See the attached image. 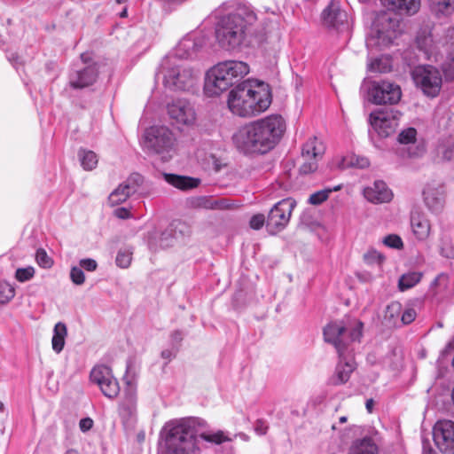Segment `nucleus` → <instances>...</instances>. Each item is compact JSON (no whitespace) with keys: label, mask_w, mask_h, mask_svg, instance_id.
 I'll use <instances>...</instances> for the list:
<instances>
[{"label":"nucleus","mask_w":454,"mask_h":454,"mask_svg":"<svg viewBox=\"0 0 454 454\" xmlns=\"http://www.w3.org/2000/svg\"><path fill=\"white\" fill-rule=\"evenodd\" d=\"M175 136L166 126H153L144 135V148L152 153H168L174 146Z\"/></svg>","instance_id":"9d476101"},{"label":"nucleus","mask_w":454,"mask_h":454,"mask_svg":"<svg viewBox=\"0 0 454 454\" xmlns=\"http://www.w3.org/2000/svg\"><path fill=\"white\" fill-rule=\"evenodd\" d=\"M441 254L449 258H454V249H451L449 253H445L444 249L442 248Z\"/></svg>","instance_id":"0e129e2a"},{"label":"nucleus","mask_w":454,"mask_h":454,"mask_svg":"<svg viewBox=\"0 0 454 454\" xmlns=\"http://www.w3.org/2000/svg\"><path fill=\"white\" fill-rule=\"evenodd\" d=\"M181 223L173 222L168 228L160 233L153 231L149 234L148 245L151 249L157 250L158 248H167L173 245L175 239V231Z\"/></svg>","instance_id":"5701e85b"},{"label":"nucleus","mask_w":454,"mask_h":454,"mask_svg":"<svg viewBox=\"0 0 454 454\" xmlns=\"http://www.w3.org/2000/svg\"><path fill=\"white\" fill-rule=\"evenodd\" d=\"M35 259L37 263L43 268H51L52 265V260L48 256L45 250L42 248L36 251Z\"/></svg>","instance_id":"3c124183"},{"label":"nucleus","mask_w":454,"mask_h":454,"mask_svg":"<svg viewBox=\"0 0 454 454\" xmlns=\"http://www.w3.org/2000/svg\"><path fill=\"white\" fill-rule=\"evenodd\" d=\"M114 215L120 219H128L130 217V212L125 207H118L114 212Z\"/></svg>","instance_id":"052dcab7"},{"label":"nucleus","mask_w":454,"mask_h":454,"mask_svg":"<svg viewBox=\"0 0 454 454\" xmlns=\"http://www.w3.org/2000/svg\"><path fill=\"white\" fill-rule=\"evenodd\" d=\"M437 154L443 160H454V139L441 143L437 147Z\"/></svg>","instance_id":"58836bf2"},{"label":"nucleus","mask_w":454,"mask_h":454,"mask_svg":"<svg viewBox=\"0 0 454 454\" xmlns=\"http://www.w3.org/2000/svg\"><path fill=\"white\" fill-rule=\"evenodd\" d=\"M256 20L255 12L247 5H239L233 12L221 17L215 28L219 47L228 51L240 50Z\"/></svg>","instance_id":"7ed1b4c3"},{"label":"nucleus","mask_w":454,"mask_h":454,"mask_svg":"<svg viewBox=\"0 0 454 454\" xmlns=\"http://www.w3.org/2000/svg\"><path fill=\"white\" fill-rule=\"evenodd\" d=\"M424 201L433 213L438 214L444 207L445 190L442 185H427L424 190Z\"/></svg>","instance_id":"4be33fe9"},{"label":"nucleus","mask_w":454,"mask_h":454,"mask_svg":"<svg viewBox=\"0 0 454 454\" xmlns=\"http://www.w3.org/2000/svg\"><path fill=\"white\" fill-rule=\"evenodd\" d=\"M78 156L85 170H92L98 164L97 154L92 151L80 150Z\"/></svg>","instance_id":"e433bc0d"},{"label":"nucleus","mask_w":454,"mask_h":454,"mask_svg":"<svg viewBox=\"0 0 454 454\" xmlns=\"http://www.w3.org/2000/svg\"><path fill=\"white\" fill-rule=\"evenodd\" d=\"M35 275L33 267L20 268L15 272V278L20 282H26L31 279Z\"/></svg>","instance_id":"09e8293b"},{"label":"nucleus","mask_w":454,"mask_h":454,"mask_svg":"<svg viewBox=\"0 0 454 454\" xmlns=\"http://www.w3.org/2000/svg\"><path fill=\"white\" fill-rule=\"evenodd\" d=\"M364 198L373 204L388 203L393 199V192L383 181H375L364 189Z\"/></svg>","instance_id":"412c9836"},{"label":"nucleus","mask_w":454,"mask_h":454,"mask_svg":"<svg viewBox=\"0 0 454 454\" xmlns=\"http://www.w3.org/2000/svg\"><path fill=\"white\" fill-rule=\"evenodd\" d=\"M199 436L207 442H214L216 444H220L228 440V438L222 431H217L216 433L213 434L201 433L199 434Z\"/></svg>","instance_id":"c03bdc74"},{"label":"nucleus","mask_w":454,"mask_h":454,"mask_svg":"<svg viewBox=\"0 0 454 454\" xmlns=\"http://www.w3.org/2000/svg\"><path fill=\"white\" fill-rule=\"evenodd\" d=\"M416 311L414 309H405L401 316L402 325H409L413 322L416 318Z\"/></svg>","instance_id":"864d4df0"},{"label":"nucleus","mask_w":454,"mask_h":454,"mask_svg":"<svg viewBox=\"0 0 454 454\" xmlns=\"http://www.w3.org/2000/svg\"><path fill=\"white\" fill-rule=\"evenodd\" d=\"M411 226L415 237L421 241L426 240L431 232V223L425 214L413 210L411 213Z\"/></svg>","instance_id":"a878e982"},{"label":"nucleus","mask_w":454,"mask_h":454,"mask_svg":"<svg viewBox=\"0 0 454 454\" xmlns=\"http://www.w3.org/2000/svg\"><path fill=\"white\" fill-rule=\"evenodd\" d=\"M205 425V420L191 418L172 427L166 437V450L163 454H195L199 450L196 427Z\"/></svg>","instance_id":"423d86ee"},{"label":"nucleus","mask_w":454,"mask_h":454,"mask_svg":"<svg viewBox=\"0 0 454 454\" xmlns=\"http://www.w3.org/2000/svg\"><path fill=\"white\" fill-rule=\"evenodd\" d=\"M364 261L368 265L380 266L385 261V256L377 250L371 248L364 254Z\"/></svg>","instance_id":"ea45409f"},{"label":"nucleus","mask_w":454,"mask_h":454,"mask_svg":"<svg viewBox=\"0 0 454 454\" xmlns=\"http://www.w3.org/2000/svg\"><path fill=\"white\" fill-rule=\"evenodd\" d=\"M137 389L130 382L127 383L124 395L118 406V413L125 427H133L137 421Z\"/></svg>","instance_id":"dca6fc26"},{"label":"nucleus","mask_w":454,"mask_h":454,"mask_svg":"<svg viewBox=\"0 0 454 454\" xmlns=\"http://www.w3.org/2000/svg\"><path fill=\"white\" fill-rule=\"evenodd\" d=\"M388 12L379 13L373 22L372 35L366 41L368 47L377 46L380 49L389 46L397 37L399 21L395 15Z\"/></svg>","instance_id":"6e6552de"},{"label":"nucleus","mask_w":454,"mask_h":454,"mask_svg":"<svg viewBox=\"0 0 454 454\" xmlns=\"http://www.w3.org/2000/svg\"><path fill=\"white\" fill-rule=\"evenodd\" d=\"M363 326L361 321H356L352 327H347L341 322H332L325 327V340L333 345L339 355L335 372L330 379L332 385L346 383L355 371L356 364L349 344L356 340L359 341Z\"/></svg>","instance_id":"f03ea898"},{"label":"nucleus","mask_w":454,"mask_h":454,"mask_svg":"<svg viewBox=\"0 0 454 454\" xmlns=\"http://www.w3.org/2000/svg\"><path fill=\"white\" fill-rule=\"evenodd\" d=\"M90 380L101 389L102 394L110 399L115 398L120 393V386L114 377L112 370L106 365H97L90 372Z\"/></svg>","instance_id":"2eb2a0df"},{"label":"nucleus","mask_w":454,"mask_h":454,"mask_svg":"<svg viewBox=\"0 0 454 454\" xmlns=\"http://www.w3.org/2000/svg\"><path fill=\"white\" fill-rule=\"evenodd\" d=\"M81 60L84 67H80L69 76V84L74 89H84L97 81L98 76V65L92 60L89 53H82Z\"/></svg>","instance_id":"ddd939ff"},{"label":"nucleus","mask_w":454,"mask_h":454,"mask_svg":"<svg viewBox=\"0 0 454 454\" xmlns=\"http://www.w3.org/2000/svg\"><path fill=\"white\" fill-rule=\"evenodd\" d=\"M401 114L398 111H375L370 114L369 123L380 137H387L395 133Z\"/></svg>","instance_id":"4468645a"},{"label":"nucleus","mask_w":454,"mask_h":454,"mask_svg":"<svg viewBox=\"0 0 454 454\" xmlns=\"http://www.w3.org/2000/svg\"><path fill=\"white\" fill-rule=\"evenodd\" d=\"M370 161L366 157L358 156V155H348L344 157L339 167L342 169L347 168H365L369 167Z\"/></svg>","instance_id":"72a5a7b5"},{"label":"nucleus","mask_w":454,"mask_h":454,"mask_svg":"<svg viewBox=\"0 0 454 454\" xmlns=\"http://www.w3.org/2000/svg\"><path fill=\"white\" fill-rule=\"evenodd\" d=\"M268 425L263 419H257L254 423V431L258 435H264L268 431Z\"/></svg>","instance_id":"6e6d98bb"},{"label":"nucleus","mask_w":454,"mask_h":454,"mask_svg":"<svg viewBox=\"0 0 454 454\" xmlns=\"http://www.w3.org/2000/svg\"><path fill=\"white\" fill-rule=\"evenodd\" d=\"M171 120L177 124L190 125L195 121V111L192 104L184 98H177L167 106Z\"/></svg>","instance_id":"a211bd4d"},{"label":"nucleus","mask_w":454,"mask_h":454,"mask_svg":"<svg viewBox=\"0 0 454 454\" xmlns=\"http://www.w3.org/2000/svg\"><path fill=\"white\" fill-rule=\"evenodd\" d=\"M67 335V325L62 322L57 323L53 329V336L51 340L52 349L56 353H60L63 350Z\"/></svg>","instance_id":"7c9ffc66"},{"label":"nucleus","mask_w":454,"mask_h":454,"mask_svg":"<svg viewBox=\"0 0 454 454\" xmlns=\"http://www.w3.org/2000/svg\"><path fill=\"white\" fill-rule=\"evenodd\" d=\"M163 65V83L167 89L173 91H192L197 87L200 76V70L175 61H165Z\"/></svg>","instance_id":"0eeeda50"},{"label":"nucleus","mask_w":454,"mask_h":454,"mask_svg":"<svg viewBox=\"0 0 454 454\" xmlns=\"http://www.w3.org/2000/svg\"><path fill=\"white\" fill-rule=\"evenodd\" d=\"M190 205L192 207H200L206 209H215V208H223L225 205L223 201L213 200L208 197H198L192 199L190 200Z\"/></svg>","instance_id":"473e14b6"},{"label":"nucleus","mask_w":454,"mask_h":454,"mask_svg":"<svg viewBox=\"0 0 454 454\" xmlns=\"http://www.w3.org/2000/svg\"><path fill=\"white\" fill-rule=\"evenodd\" d=\"M142 183V176L138 174L130 176L126 181L121 183L109 195V202L112 205H117L127 200V199L134 194L139 184Z\"/></svg>","instance_id":"aec40b11"},{"label":"nucleus","mask_w":454,"mask_h":454,"mask_svg":"<svg viewBox=\"0 0 454 454\" xmlns=\"http://www.w3.org/2000/svg\"><path fill=\"white\" fill-rule=\"evenodd\" d=\"M421 273L409 272L401 276L398 281V287L401 291H405L413 287L421 279Z\"/></svg>","instance_id":"c9c22d12"},{"label":"nucleus","mask_w":454,"mask_h":454,"mask_svg":"<svg viewBox=\"0 0 454 454\" xmlns=\"http://www.w3.org/2000/svg\"><path fill=\"white\" fill-rule=\"evenodd\" d=\"M70 278L74 285L81 286L85 281V275L79 266H73L70 270Z\"/></svg>","instance_id":"de8ad7c7"},{"label":"nucleus","mask_w":454,"mask_h":454,"mask_svg":"<svg viewBox=\"0 0 454 454\" xmlns=\"http://www.w3.org/2000/svg\"><path fill=\"white\" fill-rule=\"evenodd\" d=\"M317 160L304 159V162L301 165L299 172L301 175H309L315 172L317 169Z\"/></svg>","instance_id":"8fccbe9b"},{"label":"nucleus","mask_w":454,"mask_h":454,"mask_svg":"<svg viewBox=\"0 0 454 454\" xmlns=\"http://www.w3.org/2000/svg\"><path fill=\"white\" fill-rule=\"evenodd\" d=\"M423 454H435L433 449L430 446H427L425 443L423 445Z\"/></svg>","instance_id":"e2e57ef3"},{"label":"nucleus","mask_w":454,"mask_h":454,"mask_svg":"<svg viewBox=\"0 0 454 454\" xmlns=\"http://www.w3.org/2000/svg\"><path fill=\"white\" fill-rule=\"evenodd\" d=\"M378 447L373 440L370 437H364L361 440L356 441L348 454H377Z\"/></svg>","instance_id":"c756f323"},{"label":"nucleus","mask_w":454,"mask_h":454,"mask_svg":"<svg viewBox=\"0 0 454 454\" xmlns=\"http://www.w3.org/2000/svg\"><path fill=\"white\" fill-rule=\"evenodd\" d=\"M369 100L375 105L396 104L401 99L399 85L389 81H372L367 88Z\"/></svg>","instance_id":"9b49d317"},{"label":"nucleus","mask_w":454,"mask_h":454,"mask_svg":"<svg viewBox=\"0 0 454 454\" xmlns=\"http://www.w3.org/2000/svg\"><path fill=\"white\" fill-rule=\"evenodd\" d=\"M267 219L263 214H257L251 217L249 224L254 230H260L264 224H266Z\"/></svg>","instance_id":"603ef678"},{"label":"nucleus","mask_w":454,"mask_h":454,"mask_svg":"<svg viewBox=\"0 0 454 454\" xmlns=\"http://www.w3.org/2000/svg\"><path fill=\"white\" fill-rule=\"evenodd\" d=\"M228 107L240 117H251L264 112L271 104L269 86L263 82L252 84L249 81L239 83L229 93Z\"/></svg>","instance_id":"20e7f679"},{"label":"nucleus","mask_w":454,"mask_h":454,"mask_svg":"<svg viewBox=\"0 0 454 454\" xmlns=\"http://www.w3.org/2000/svg\"><path fill=\"white\" fill-rule=\"evenodd\" d=\"M373 403H374V402H373V400H372V399H368V400L366 401L365 407H366V409H367V411H368L369 412H372Z\"/></svg>","instance_id":"69168bd1"},{"label":"nucleus","mask_w":454,"mask_h":454,"mask_svg":"<svg viewBox=\"0 0 454 454\" xmlns=\"http://www.w3.org/2000/svg\"><path fill=\"white\" fill-rule=\"evenodd\" d=\"M442 71L447 79L452 80L454 78V53H450L446 60L442 63Z\"/></svg>","instance_id":"a18cd8bd"},{"label":"nucleus","mask_w":454,"mask_h":454,"mask_svg":"<svg viewBox=\"0 0 454 454\" xmlns=\"http://www.w3.org/2000/svg\"><path fill=\"white\" fill-rule=\"evenodd\" d=\"M431 10L437 15H450L454 12V0H429Z\"/></svg>","instance_id":"2f4dec72"},{"label":"nucleus","mask_w":454,"mask_h":454,"mask_svg":"<svg viewBox=\"0 0 454 454\" xmlns=\"http://www.w3.org/2000/svg\"><path fill=\"white\" fill-rule=\"evenodd\" d=\"M383 244L388 247L401 249L403 247L402 239L395 234H389L383 239Z\"/></svg>","instance_id":"49530a36"},{"label":"nucleus","mask_w":454,"mask_h":454,"mask_svg":"<svg viewBox=\"0 0 454 454\" xmlns=\"http://www.w3.org/2000/svg\"><path fill=\"white\" fill-rule=\"evenodd\" d=\"M15 295L14 288L6 282L0 283V304H4Z\"/></svg>","instance_id":"a19ab883"},{"label":"nucleus","mask_w":454,"mask_h":454,"mask_svg":"<svg viewBox=\"0 0 454 454\" xmlns=\"http://www.w3.org/2000/svg\"><path fill=\"white\" fill-rule=\"evenodd\" d=\"M285 130V120L272 114L241 127L234 133L232 140L244 154H264L275 147Z\"/></svg>","instance_id":"f257e3e1"},{"label":"nucleus","mask_w":454,"mask_h":454,"mask_svg":"<svg viewBox=\"0 0 454 454\" xmlns=\"http://www.w3.org/2000/svg\"><path fill=\"white\" fill-rule=\"evenodd\" d=\"M412 80L417 88H419L424 95L435 98L439 95L442 77L441 72L430 65L416 67L411 72Z\"/></svg>","instance_id":"1a4fd4ad"},{"label":"nucleus","mask_w":454,"mask_h":454,"mask_svg":"<svg viewBox=\"0 0 454 454\" xmlns=\"http://www.w3.org/2000/svg\"><path fill=\"white\" fill-rule=\"evenodd\" d=\"M202 44L200 41L186 36L184 37L176 48L166 57L165 61L178 63L180 60L193 59Z\"/></svg>","instance_id":"6ab92c4d"},{"label":"nucleus","mask_w":454,"mask_h":454,"mask_svg":"<svg viewBox=\"0 0 454 454\" xmlns=\"http://www.w3.org/2000/svg\"><path fill=\"white\" fill-rule=\"evenodd\" d=\"M402 310V305L398 301H393L387 306L385 312V319L391 322L396 317H399Z\"/></svg>","instance_id":"79ce46f5"},{"label":"nucleus","mask_w":454,"mask_h":454,"mask_svg":"<svg viewBox=\"0 0 454 454\" xmlns=\"http://www.w3.org/2000/svg\"><path fill=\"white\" fill-rule=\"evenodd\" d=\"M324 22L326 26L336 29H348V13L340 9L336 4H331L322 13Z\"/></svg>","instance_id":"b1692460"},{"label":"nucleus","mask_w":454,"mask_h":454,"mask_svg":"<svg viewBox=\"0 0 454 454\" xmlns=\"http://www.w3.org/2000/svg\"><path fill=\"white\" fill-rule=\"evenodd\" d=\"M433 436L442 452L454 454V421H438L434 427Z\"/></svg>","instance_id":"f3484780"},{"label":"nucleus","mask_w":454,"mask_h":454,"mask_svg":"<svg viewBox=\"0 0 454 454\" xmlns=\"http://www.w3.org/2000/svg\"><path fill=\"white\" fill-rule=\"evenodd\" d=\"M132 260V253L129 250H120L116 256V264L121 268H128Z\"/></svg>","instance_id":"37998d69"},{"label":"nucleus","mask_w":454,"mask_h":454,"mask_svg":"<svg viewBox=\"0 0 454 454\" xmlns=\"http://www.w3.org/2000/svg\"><path fill=\"white\" fill-rule=\"evenodd\" d=\"M341 189V185H337L333 188L324 189L312 193L309 196V202L312 205H320L325 201L332 192H336Z\"/></svg>","instance_id":"4c0bfd02"},{"label":"nucleus","mask_w":454,"mask_h":454,"mask_svg":"<svg viewBox=\"0 0 454 454\" xmlns=\"http://www.w3.org/2000/svg\"><path fill=\"white\" fill-rule=\"evenodd\" d=\"M368 69L372 73H387L392 69L391 59L386 56L377 58L368 65Z\"/></svg>","instance_id":"f704fd0d"},{"label":"nucleus","mask_w":454,"mask_h":454,"mask_svg":"<svg viewBox=\"0 0 454 454\" xmlns=\"http://www.w3.org/2000/svg\"><path fill=\"white\" fill-rule=\"evenodd\" d=\"M8 59L9 61L16 67L18 68V65L19 64H21V62L20 61V57L17 53H14V52H12L8 55Z\"/></svg>","instance_id":"680f3d73"},{"label":"nucleus","mask_w":454,"mask_h":454,"mask_svg":"<svg viewBox=\"0 0 454 454\" xmlns=\"http://www.w3.org/2000/svg\"><path fill=\"white\" fill-rule=\"evenodd\" d=\"M248 73L249 66L246 62L238 60L220 62L207 73L204 91L208 97L219 96Z\"/></svg>","instance_id":"39448f33"},{"label":"nucleus","mask_w":454,"mask_h":454,"mask_svg":"<svg viewBox=\"0 0 454 454\" xmlns=\"http://www.w3.org/2000/svg\"><path fill=\"white\" fill-rule=\"evenodd\" d=\"M65 454H79V452L74 449H70V450H67V452Z\"/></svg>","instance_id":"338daca9"},{"label":"nucleus","mask_w":454,"mask_h":454,"mask_svg":"<svg viewBox=\"0 0 454 454\" xmlns=\"http://www.w3.org/2000/svg\"><path fill=\"white\" fill-rule=\"evenodd\" d=\"M93 424H94V422H93L92 419L83 418L79 422V427H80L81 431L87 432L92 428Z\"/></svg>","instance_id":"13d9d810"},{"label":"nucleus","mask_w":454,"mask_h":454,"mask_svg":"<svg viewBox=\"0 0 454 454\" xmlns=\"http://www.w3.org/2000/svg\"><path fill=\"white\" fill-rule=\"evenodd\" d=\"M183 336H184V334L181 331H179V330L174 331L170 335L172 347L179 348V345H180L181 341L183 340Z\"/></svg>","instance_id":"4d7b16f0"},{"label":"nucleus","mask_w":454,"mask_h":454,"mask_svg":"<svg viewBox=\"0 0 454 454\" xmlns=\"http://www.w3.org/2000/svg\"><path fill=\"white\" fill-rule=\"evenodd\" d=\"M164 179L171 185L180 190H189L197 187L200 184V180L197 178L178 176L175 174H164Z\"/></svg>","instance_id":"c85d7f7f"},{"label":"nucleus","mask_w":454,"mask_h":454,"mask_svg":"<svg viewBox=\"0 0 454 454\" xmlns=\"http://www.w3.org/2000/svg\"><path fill=\"white\" fill-rule=\"evenodd\" d=\"M380 2L389 11L409 15L416 13L420 6L419 0H380Z\"/></svg>","instance_id":"bb28decb"},{"label":"nucleus","mask_w":454,"mask_h":454,"mask_svg":"<svg viewBox=\"0 0 454 454\" xmlns=\"http://www.w3.org/2000/svg\"><path fill=\"white\" fill-rule=\"evenodd\" d=\"M79 264L82 269H84L88 271H94L97 270L98 267L97 262L94 259L90 258L80 260Z\"/></svg>","instance_id":"5fc2aeb1"},{"label":"nucleus","mask_w":454,"mask_h":454,"mask_svg":"<svg viewBox=\"0 0 454 454\" xmlns=\"http://www.w3.org/2000/svg\"><path fill=\"white\" fill-rule=\"evenodd\" d=\"M325 153V147L316 137H310L302 146L301 156L303 159L318 160Z\"/></svg>","instance_id":"cd10ccee"},{"label":"nucleus","mask_w":454,"mask_h":454,"mask_svg":"<svg viewBox=\"0 0 454 454\" xmlns=\"http://www.w3.org/2000/svg\"><path fill=\"white\" fill-rule=\"evenodd\" d=\"M417 130L414 128H407L402 130L397 140L400 144L408 145V156L409 157H419L421 156L426 149L423 144H416Z\"/></svg>","instance_id":"393cba45"},{"label":"nucleus","mask_w":454,"mask_h":454,"mask_svg":"<svg viewBox=\"0 0 454 454\" xmlns=\"http://www.w3.org/2000/svg\"><path fill=\"white\" fill-rule=\"evenodd\" d=\"M120 17H121V18H125V17H127V9H124V10L120 13Z\"/></svg>","instance_id":"774afa93"},{"label":"nucleus","mask_w":454,"mask_h":454,"mask_svg":"<svg viewBox=\"0 0 454 454\" xmlns=\"http://www.w3.org/2000/svg\"><path fill=\"white\" fill-rule=\"evenodd\" d=\"M178 351V348H174L170 349H164L161 351V357L164 359H167L170 361L172 358H174L176 356V353Z\"/></svg>","instance_id":"bf43d9fd"},{"label":"nucleus","mask_w":454,"mask_h":454,"mask_svg":"<svg viewBox=\"0 0 454 454\" xmlns=\"http://www.w3.org/2000/svg\"><path fill=\"white\" fill-rule=\"evenodd\" d=\"M295 206L296 201L294 199L286 198L271 207L266 221V227L270 233L276 234L286 227Z\"/></svg>","instance_id":"f8f14e48"}]
</instances>
